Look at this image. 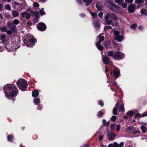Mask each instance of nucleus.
I'll return each mask as SVG.
<instances>
[{
	"mask_svg": "<svg viewBox=\"0 0 147 147\" xmlns=\"http://www.w3.org/2000/svg\"><path fill=\"white\" fill-rule=\"evenodd\" d=\"M109 18L112 19L115 21H117L119 19L117 17L115 14L110 12L108 13L105 16L103 20L104 24L105 25H111L113 26H114V25L116 26H118L119 24L117 22H115V24H113V20L111 19L109 20Z\"/></svg>",
	"mask_w": 147,
	"mask_h": 147,
	"instance_id": "f257e3e1",
	"label": "nucleus"
},
{
	"mask_svg": "<svg viewBox=\"0 0 147 147\" xmlns=\"http://www.w3.org/2000/svg\"><path fill=\"white\" fill-rule=\"evenodd\" d=\"M17 84L19 88L23 91H25L27 88V82L24 79H20L17 82Z\"/></svg>",
	"mask_w": 147,
	"mask_h": 147,
	"instance_id": "f03ea898",
	"label": "nucleus"
},
{
	"mask_svg": "<svg viewBox=\"0 0 147 147\" xmlns=\"http://www.w3.org/2000/svg\"><path fill=\"white\" fill-rule=\"evenodd\" d=\"M123 56V54L119 52H115L112 58L116 60H119L122 59Z\"/></svg>",
	"mask_w": 147,
	"mask_h": 147,
	"instance_id": "7ed1b4c3",
	"label": "nucleus"
},
{
	"mask_svg": "<svg viewBox=\"0 0 147 147\" xmlns=\"http://www.w3.org/2000/svg\"><path fill=\"white\" fill-rule=\"evenodd\" d=\"M35 40L32 38L29 40L27 41L26 40L24 41V43L28 47H31L35 44Z\"/></svg>",
	"mask_w": 147,
	"mask_h": 147,
	"instance_id": "20e7f679",
	"label": "nucleus"
},
{
	"mask_svg": "<svg viewBox=\"0 0 147 147\" xmlns=\"http://www.w3.org/2000/svg\"><path fill=\"white\" fill-rule=\"evenodd\" d=\"M109 7L112 11L114 12L118 13L121 12L119 7L116 4H112L111 6Z\"/></svg>",
	"mask_w": 147,
	"mask_h": 147,
	"instance_id": "39448f33",
	"label": "nucleus"
},
{
	"mask_svg": "<svg viewBox=\"0 0 147 147\" xmlns=\"http://www.w3.org/2000/svg\"><path fill=\"white\" fill-rule=\"evenodd\" d=\"M7 26L10 28L13 33H14L16 29V26L13 23L9 22H8Z\"/></svg>",
	"mask_w": 147,
	"mask_h": 147,
	"instance_id": "423d86ee",
	"label": "nucleus"
},
{
	"mask_svg": "<svg viewBox=\"0 0 147 147\" xmlns=\"http://www.w3.org/2000/svg\"><path fill=\"white\" fill-rule=\"evenodd\" d=\"M37 27L38 29L40 31H43L46 28V25L43 23H40L37 24Z\"/></svg>",
	"mask_w": 147,
	"mask_h": 147,
	"instance_id": "0eeeda50",
	"label": "nucleus"
},
{
	"mask_svg": "<svg viewBox=\"0 0 147 147\" xmlns=\"http://www.w3.org/2000/svg\"><path fill=\"white\" fill-rule=\"evenodd\" d=\"M136 5L135 4H132L129 5L127 7L128 12L129 13H131L135 10Z\"/></svg>",
	"mask_w": 147,
	"mask_h": 147,
	"instance_id": "6e6552de",
	"label": "nucleus"
},
{
	"mask_svg": "<svg viewBox=\"0 0 147 147\" xmlns=\"http://www.w3.org/2000/svg\"><path fill=\"white\" fill-rule=\"evenodd\" d=\"M12 92L10 93V96H15L18 93V91L17 87L14 85L12 89Z\"/></svg>",
	"mask_w": 147,
	"mask_h": 147,
	"instance_id": "1a4fd4ad",
	"label": "nucleus"
},
{
	"mask_svg": "<svg viewBox=\"0 0 147 147\" xmlns=\"http://www.w3.org/2000/svg\"><path fill=\"white\" fill-rule=\"evenodd\" d=\"M120 103L119 102V100H118L117 103L116 104V107H114L113 109V114L115 115H117V107L119 106Z\"/></svg>",
	"mask_w": 147,
	"mask_h": 147,
	"instance_id": "9d476101",
	"label": "nucleus"
},
{
	"mask_svg": "<svg viewBox=\"0 0 147 147\" xmlns=\"http://www.w3.org/2000/svg\"><path fill=\"white\" fill-rule=\"evenodd\" d=\"M14 86V85L13 84L12 85H5L3 89L4 90V92L5 94L6 92H5V90H12V88Z\"/></svg>",
	"mask_w": 147,
	"mask_h": 147,
	"instance_id": "9b49d317",
	"label": "nucleus"
},
{
	"mask_svg": "<svg viewBox=\"0 0 147 147\" xmlns=\"http://www.w3.org/2000/svg\"><path fill=\"white\" fill-rule=\"evenodd\" d=\"M123 36L122 35L117 36H115L114 37V38L115 40H116L119 42H121L123 39Z\"/></svg>",
	"mask_w": 147,
	"mask_h": 147,
	"instance_id": "f8f14e48",
	"label": "nucleus"
},
{
	"mask_svg": "<svg viewBox=\"0 0 147 147\" xmlns=\"http://www.w3.org/2000/svg\"><path fill=\"white\" fill-rule=\"evenodd\" d=\"M113 74L115 77L114 79H116L119 76L120 72L119 70L115 69L113 71Z\"/></svg>",
	"mask_w": 147,
	"mask_h": 147,
	"instance_id": "ddd939ff",
	"label": "nucleus"
},
{
	"mask_svg": "<svg viewBox=\"0 0 147 147\" xmlns=\"http://www.w3.org/2000/svg\"><path fill=\"white\" fill-rule=\"evenodd\" d=\"M110 59L109 57L107 56H104L102 58V61L103 63L106 64H107L109 63Z\"/></svg>",
	"mask_w": 147,
	"mask_h": 147,
	"instance_id": "4468645a",
	"label": "nucleus"
},
{
	"mask_svg": "<svg viewBox=\"0 0 147 147\" xmlns=\"http://www.w3.org/2000/svg\"><path fill=\"white\" fill-rule=\"evenodd\" d=\"M30 13H33L35 14V19L34 20V21L35 22H38V19L39 18V15L38 13H35L32 10H31L30 11Z\"/></svg>",
	"mask_w": 147,
	"mask_h": 147,
	"instance_id": "2eb2a0df",
	"label": "nucleus"
},
{
	"mask_svg": "<svg viewBox=\"0 0 147 147\" xmlns=\"http://www.w3.org/2000/svg\"><path fill=\"white\" fill-rule=\"evenodd\" d=\"M108 138L110 140H113L115 136V134L113 132H111L109 134H108Z\"/></svg>",
	"mask_w": 147,
	"mask_h": 147,
	"instance_id": "dca6fc26",
	"label": "nucleus"
},
{
	"mask_svg": "<svg viewBox=\"0 0 147 147\" xmlns=\"http://www.w3.org/2000/svg\"><path fill=\"white\" fill-rule=\"evenodd\" d=\"M126 131L129 133H131L135 130V128L133 126H130L127 128L125 129Z\"/></svg>",
	"mask_w": 147,
	"mask_h": 147,
	"instance_id": "f3484780",
	"label": "nucleus"
},
{
	"mask_svg": "<svg viewBox=\"0 0 147 147\" xmlns=\"http://www.w3.org/2000/svg\"><path fill=\"white\" fill-rule=\"evenodd\" d=\"M11 14L12 16L14 17H17L19 15V13L18 11L13 10H12Z\"/></svg>",
	"mask_w": 147,
	"mask_h": 147,
	"instance_id": "a211bd4d",
	"label": "nucleus"
},
{
	"mask_svg": "<svg viewBox=\"0 0 147 147\" xmlns=\"http://www.w3.org/2000/svg\"><path fill=\"white\" fill-rule=\"evenodd\" d=\"M147 116V113H143V114L141 115L139 113H137L136 115H135L134 117H138L139 116H140L141 117H142L144 116Z\"/></svg>",
	"mask_w": 147,
	"mask_h": 147,
	"instance_id": "6ab92c4d",
	"label": "nucleus"
},
{
	"mask_svg": "<svg viewBox=\"0 0 147 147\" xmlns=\"http://www.w3.org/2000/svg\"><path fill=\"white\" fill-rule=\"evenodd\" d=\"M93 24L94 26L97 29H98L99 28L100 26V22L98 21L97 20H95L94 21Z\"/></svg>",
	"mask_w": 147,
	"mask_h": 147,
	"instance_id": "aec40b11",
	"label": "nucleus"
},
{
	"mask_svg": "<svg viewBox=\"0 0 147 147\" xmlns=\"http://www.w3.org/2000/svg\"><path fill=\"white\" fill-rule=\"evenodd\" d=\"M102 34H100L98 36V38H99V41L98 42H97V43H100L103 41L105 39L104 37V36L102 35Z\"/></svg>",
	"mask_w": 147,
	"mask_h": 147,
	"instance_id": "412c9836",
	"label": "nucleus"
},
{
	"mask_svg": "<svg viewBox=\"0 0 147 147\" xmlns=\"http://www.w3.org/2000/svg\"><path fill=\"white\" fill-rule=\"evenodd\" d=\"M124 144V143L123 142H121L119 144L117 142H115L113 144L115 147H122Z\"/></svg>",
	"mask_w": 147,
	"mask_h": 147,
	"instance_id": "4be33fe9",
	"label": "nucleus"
},
{
	"mask_svg": "<svg viewBox=\"0 0 147 147\" xmlns=\"http://www.w3.org/2000/svg\"><path fill=\"white\" fill-rule=\"evenodd\" d=\"M140 13L142 15L147 16V10L146 9H142L140 11Z\"/></svg>",
	"mask_w": 147,
	"mask_h": 147,
	"instance_id": "5701e85b",
	"label": "nucleus"
},
{
	"mask_svg": "<svg viewBox=\"0 0 147 147\" xmlns=\"http://www.w3.org/2000/svg\"><path fill=\"white\" fill-rule=\"evenodd\" d=\"M100 43L96 42V46L98 50L100 51H102L104 49V48L102 46L100 45Z\"/></svg>",
	"mask_w": 147,
	"mask_h": 147,
	"instance_id": "b1692460",
	"label": "nucleus"
},
{
	"mask_svg": "<svg viewBox=\"0 0 147 147\" xmlns=\"http://www.w3.org/2000/svg\"><path fill=\"white\" fill-rule=\"evenodd\" d=\"M39 92L37 90H34L32 92V95L34 97H37L39 94Z\"/></svg>",
	"mask_w": 147,
	"mask_h": 147,
	"instance_id": "393cba45",
	"label": "nucleus"
},
{
	"mask_svg": "<svg viewBox=\"0 0 147 147\" xmlns=\"http://www.w3.org/2000/svg\"><path fill=\"white\" fill-rule=\"evenodd\" d=\"M6 36L5 34H2L0 36V39L2 40V42L3 43H4L6 41Z\"/></svg>",
	"mask_w": 147,
	"mask_h": 147,
	"instance_id": "a878e982",
	"label": "nucleus"
},
{
	"mask_svg": "<svg viewBox=\"0 0 147 147\" xmlns=\"http://www.w3.org/2000/svg\"><path fill=\"white\" fill-rule=\"evenodd\" d=\"M96 6L98 11L101 10L102 9V5L99 3H97Z\"/></svg>",
	"mask_w": 147,
	"mask_h": 147,
	"instance_id": "bb28decb",
	"label": "nucleus"
},
{
	"mask_svg": "<svg viewBox=\"0 0 147 147\" xmlns=\"http://www.w3.org/2000/svg\"><path fill=\"white\" fill-rule=\"evenodd\" d=\"M86 6H88L92 2V0H83Z\"/></svg>",
	"mask_w": 147,
	"mask_h": 147,
	"instance_id": "cd10ccee",
	"label": "nucleus"
},
{
	"mask_svg": "<svg viewBox=\"0 0 147 147\" xmlns=\"http://www.w3.org/2000/svg\"><path fill=\"white\" fill-rule=\"evenodd\" d=\"M34 102L35 105H37L40 102V99L38 98H35L34 99Z\"/></svg>",
	"mask_w": 147,
	"mask_h": 147,
	"instance_id": "c85d7f7f",
	"label": "nucleus"
},
{
	"mask_svg": "<svg viewBox=\"0 0 147 147\" xmlns=\"http://www.w3.org/2000/svg\"><path fill=\"white\" fill-rule=\"evenodd\" d=\"M141 128L143 132L146 133V132L147 130V128L144 125H142L141 127Z\"/></svg>",
	"mask_w": 147,
	"mask_h": 147,
	"instance_id": "c756f323",
	"label": "nucleus"
},
{
	"mask_svg": "<svg viewBox=\"0 0 147 147\" xmlns=\"http://www.w3.org/2000/svg\"><path fill=\"white\" fill-rule=\"evenodd\" d=\"M26 11H24L20 13V18L22 19L23 18H24L26 14Z\"/></svg>",
	"mask_w": 147,
	"mask_h": 147,
	"instance_id": "7c9ffc66",
	"label": "nucleus"
},
{
	"mask_svg": "<svg viewBox=\"0 0 147 147\" xmlns=\"http://www.w3.org/2000/svg\"><path fill=\"white\" fill-rule=\"evenodd\" d=\"M107 55L109 57L112 56L113 55V51H108L107 53Z\"/></svg>",
	"mask_w": 147,
	"mask_h": 147,
	"instance_id": "2f4dec72",
	"label": "nucleus"
},
{
	"mask_svg": "<svg viewBox=\"0 0 147 147\" xmlns=\"http://www.w3.org/2000/svg\"><path fill=\"white\" fill-rule=\"evenodd\" d=\"M124 108L123 105L122 104H121V106L119 108V111L121 112L124 111Z\"/></svg>",
	"mask_w": 147,
	"mask_h": 147,
	"instance_id": "473e14b6",
	"label": "nucleus"
},
{
	"mask_svg": "<svg viewBox=\"0 0 147 147\" xmlns=\"http://www.w3.org/2000/svg\"><path fill=\"white\" fill-rule=\"evenodd\" d=\"M115 3H117L118 5L121 4L123 2V0H115Z\"/></svg>",
	"mask_w": 147,
	"mask_h": 147,
	"instance_id": "72a5a7b5",
	"label": "nucleus"
},
{
	"mask_svg": "<svg viewBox=\"0 0 147 147\" xmlns=\"http://www.w3.org/2000/svg\"><path fill=\"white\" fill-rule=\"evenodd\" d=\"M104 113L103 112L99 111L98 113L97 116L99 117H102Z\"/></svg>",
	"mask_w": 147,
	"mask_h": 147,
	"instance_id": "f704fd0d",
	"label": "nucleus"
},
{
	"mask_svg": "<svg viewBox=\"0 0 147 147\" xmlns=\"http://www.w3.org/2000/svg\"><path fill=\"white\" fill-rule=\"evenodd\" d=\"M127 115L129 116H132L134 115V112L132 111H129L127 112Z\"/></svg>",
	"mask_w": 147,
	"mask_h": 147,
	"instance_id": "c9c22d12",
	"label": "nucleus"
},
{
	"mask_svg": "<svg viewBox=\"0 0 147 147\" xmlns=\"http://www.w3.org/2000/svg\"><path fill=\"white\" fill-rule=\"evenodd\" d=\"M90 13L93 18H96L97 16V14L95 12H90Z\"/></svg>",
	"mask_w": 147,
	"mask_h": 147,
	"instance_id": "e433bc0d",
	"label": "nucleus"
},
{
	"mask_svg": "<svg viewBox=\"0 0 147 147\" xmlns=\"http://www.w3.org/2000/svg\"><path fill=\"white\" fill-rule=\"evenodd\" d=\"M13 136L9 135L7 136L8 140L10 142H11L12 140L13 139Z\"/></svg>",
	"mask_w": 147,
	"mask_h": 147,
	"instance_id": "4c0bfd02",
	"label": "nucleus"
},
{
	"mask_svg": "<svg viewBox=\"0 0 147 147\" xmlns=\"http://www.w3.org/2000/svg\"><path fill=\"white\" fill-rule=\"evenodd\" d=\"M0 29L2 32H6L7 29L6 27L3 26L1 27L0 28Z\"/></svg>",
	"mask_w": 147,
	"mask_h": 147,
	"instance_id": "58836bf2",
	"label": "nucleus"
},
{
	"mask_svg": "<svg viewBox=\"0 0 147 147\" xmlns=\"http://www.w3.org/2000/svg\"><path fill=\"white\" fill-rule=\"evenodd\" d=\"M110 45V42H108L104 44L103 45H104L105 47H106L108 48Z\"/></svg>",
	"mask_w": 147,
	"mask_h": 147,
	"instance_id": "ea45409f",
	"label": "nucleus"
},
{
	"mask_svg": "<svg viewBox=\"0 0 147 147\" xmlns=\"http://www.w3.org/2000/svg\"><path fill=\"white\" fill-rule=\"evenodd\" d=\"M102 121V123L104 124V125L105 126H108L109 125V122H107L106 123V120L105 119H103Z\"/></svg>",
	"mask_w": 147,
	"mask_h": 147,
	"instance_id": "a19ab883",
	"label": "nucleus"
},
{
	"mask_svg": "<svg viewBox=\"0 0 147 147\" xmlns=\"http://www.w3.org/2000/svg\"><path fill=\"white\" fill-rule=\"evenodd\" d=\"M112 29V27L110 26H105L104 28V30L105 31H107L109 29Z\"/></svg>",
	"mask_w": 147,
	"mask_h": 147,
	"instance_id": "79ce46f5",
	"label": "nucleus"
},
{
	"mask_svg": "<svg viewBox=\"0 0 147 147\" xmlns=\"http://www.w3.org/2000/svg\"><path fill=\"white\" fill-rule=\"evenodd\" d=\"M19 21L18 20H17V19H15L14 20L13 24L14 25V24L17 25V24H19Z\"/></svg>",
	"mask_w": 147,
	"mask_h": 147,
	"instance_id": "37998d69",
	"label": "nucleus"
},
{
	"mask_svg": "<svg viewBox=\"0 0 147 147\" xmlns=\"http://www.w3.org/2000/svg\"><path fill=\"white\" fill-rule=\"evenodd\" d=\"M135 3H143V0H135Z\"/></svg>",
	"mask_w": 147,
	"mask_h": 147,
	"instance_id": "c03bdc74",
	"label": "nucleus"
},
{
	"mask_svg": "<svg viewBox=\"0 0 147 147\" xmlns=\"http://www.w3.org/2000/svg\"><path fill=\"white\" fill-rule=\"evenodd\" d=\"M31 17V15L29 13H26V19H29Z\"/></svg>",
	"mask_w": 147,
	"mask_h": 147,
	"instance_id": "a18cd8bd",
	"label": "nucleus"
},
{
	"mask_svg": "<svg viewBox=\"0 0 147 147\" xmlns=\"http://www.w3.org/2000/svg\"><path fill=\"white\" fill-rule=\"evenodd\" d=\"M109 1H107V2L105 3V5L107 6V7H109V4H111V5H112V2L111 1H109Z\"/></svg>",
	"mask_w": 147,
	"mask_h": 147,
	"instance_id": "49530a36",
	"label": "nucleus"
},
{
	"mask_svg": "<svg viewBox=\"0 0 147 147\" xmlns=\"http://www.w3.org/2000/svg\"><path fill=\"white\" fill-rule=\"evenodd\" d=\"M40 13L41 16H42L45 14V12L43 10V9L42 8L40 10Z\"/></svg>",
	"mask_w": 147,
	"mask_h": 147,
	"instance_id": "de8ad7c7",
	"label": "nucleus"
},
{
	"mask_svg": "<svg viewBox=\"0 0 147 147\" xmlns=\"http://www.w3.org/2000/svg\"><path fill=\"white\" fill-rule=\"evenodd\" d=\"M116 116L113 115L111 118V120L113 121H116Z\"/></svg>",
	"mask_w": 147,
	"mask_h": 147,
	"instance_id": "09e8293b",
	"label": "nucleus"
},
{
	"mask_svg": "<svg viewBox=\"0 0 147 147\" xmlns=\"http://www.w3.org/2000/svg\"><path fill=\"white\" fill-rule=\"evenodd\" d=\"M5 8L7 9L10 11L11 7L9 5H5Z\"/></svg>",
	"mask_w": 147,
	"mask_h": 147,
	"instance_id": "8fccbe9b",
	"label": "nucleus"
},
{
	"mask_svg": "<svg viewBox=\"0 0 147 147\" xmlns=\"http://www.w3.org/2000/svg\"><path fill=\"white\" fill-rule=\"evenodd\" d=\"M120 5H121L122 7L124 8H126L127 6V4L123 2Z\"/></svg>",
	"mask_w": 147,
	"mask_h": 147,
	"instance_id": "3c124183",
	"label": "nucleus"
},
{
	"mask_svg": "<svg viewBox=\"0 0 147 147\" xmlns=\"http://www.w3.org/2000/svg\"><path fill=\"white\" fill-rule=\"evenodd\" d=\"M120 33L118 31H115L114 32V34L115 36H119Z\"/></svg>",
	"mask_w": 147,
	"mask_h": 147,
	"instance_id": "603ef678",
	"label": "nucleus"
},
{
	"mask_svg": "<svg viewBox=\"0 0 147 147\" xmlns=\"http://www.w3.org/2000/svg\"><path fill=\"white\" fill-rule=\"evenodd\" d=\"M137 25L136 24H133L131 26V28L132 29L135 28L137 27Z\"/></svg>",
	"mask_w": 147,
	"mask_h": 147,
	"instance_id": "864d4df0",
	"label": "nucleus"
},
{
	"mask_svg": "<svg viewBox=\"0 0 147 147\" xmlns=\"http://www.w3.org/2000/svg\"><path fill=\"white\" fill-rule=\"evenodd\" d=\"M6 32L7 33V34H8L9 35H11L12 34V33H13V32H12V31H11V30H8L7 29V31H6Z\"/></svg>",
	"mask_w": 147,
	"mask_h": 147,
	"instance_id": "5fc2aeb1",
	"label": "nucleus"
},
{
	"mask_svg": "<svg viewBox=\"0 0 147 147\" xmlns=\"http://www.w3.org/2000/svg\"><path fill=\"white\" fill-rule=\"evenodd\" d=\"M34 6L35 7H39V4L37 2H34L33 4Z\"/></svg>",
	"mask_w": 147,
	"mask_h": 147,
	"instance_id": "6e6d98bb",
	"label": "nucleus"
},
{
	"mask_svg": "<svg viewBox=\"0 0 147 147\" xmlns=\"http://www.w3.org/2000/svg\"><path fill=\"white\" fill-rule=\"evenodd\" d=\"M99 105H100L102 107H103L104 105L103 102L101 100H100L99 101Z\"/></svg>",
	"mask_w": 147,
	"mask_h": 147,
	"instance_id": "4d7b16f0",
	"label": "nucleus"
},
{
	"mask_svg": "<svg viewBox=\"0 0 147 147\" xmlns=\"http://www.w3.org/2000/svg\"><path fill=\"white\" fill-rule=\"evenodd\" d=\"M125 2L128 3H132L134 1V0H125Z\"/></svg>",
	"mask_w": 147,
	"mask_h": 147,
	"instance_id": "13d9d810",
	"label": "nucleus"
},
{
	"mask_svg": "<svg viewBox=\"0 0 147 147\" xmlns=\"http://www.w3.org/2000/svg\"><path fill=\"white\" fill-rule=\"evenodd\" d=\"M102 15H103V13L102 12H100L98 14V16L100 18H102Z\"/></svg>",
	"mask_w": 147,
	"mask_h": 147,
	"instance_id": "bf43d9fd",
	"label": "nucleus"
},
{
	"mask_svg": "<svg viewBox=\"0 0 147 147\" xmlns=\"http://www.w3.org/2000/svg\"><path fill=\"white\" fill-rule=\"evenodd\" d=\"M120 129V126L119 125H117V127L116 129L117 131H119Z\"/></svg>",
	"mask_w": 147,
	"mask_h": 147,
	"instance_id": "052dcab7",
	"label": "nucleus"
},
{
	"mask_svg": "<svg viewBox=\"0 0 147 147\" xmlns=\"http://www.w3.org/2000/svg\"><path fill=\"white\" fill-rule=\"evenodd\" d=\"M111 131H113L114 128V125L113 124H112L111 125Z\"/></svg>",
	"mask_w": 147,
	"mask_h": 147,
	"instance_id": "680f3d73",
	"label": "nucleus"
},
{
	"mask_svg": "<svg viewBox=\"0 0 147 147\" xmlns=\"http://www.w3.org/2000/svg\"><path fill=\"white\" fill-rule=\"evenodd\" d=\"M103 138V136H102V135H99L98 136V139L100 141Z\"/></svg>",
	"mask_w": 147,
	"mask_h": 147,
	"instance_id": "e2e57ef3",
	"label": "nucleus"
},
{
	"mask_svg": "<svg viewBox=\"0 0 147 147\" xmlns=\"http://www.w3.org/2000/svg\"><path fill=\"white\" fill-rule=\"evenodd\" d=\"M27 24L30 25V26H31L32 25V22L30 21H28L27 22Z\"/></svg>",
	"mask_w": 147,
	"mask_h": 147,
	"instance_id": "0e129e2a",
	"label": "nucleus"
},
{
	"mask_svg": "<svg viewBox=\"0 0 147 147\" xmlns=\"http://www.w3.org/2000/svg\"><path fill=\"white\" fill-rule=\"evenodd\" d=\"M76 1L80 4H81L82 3V0H76Z\"/></svg>",
	"mask_w": 147,
	"mask_h": 147,
	"instance_id": "69168bd1",
	"label": "nucleus"
},
{
	"mask_svg": "<svg viewBox=\"0 0 147 147\" xmlns=\"http://www.w3.org/2000/svg\"><path fill=\"white\" fill-rule=\"evenodd\" d=\"M5 16L6 18H10L11 17L10 15H9V14L5 15Z\"/></svg>",
	"mask_w": 147,
	"mask_h": 147,
	"instance_id": "338daca9",
	"label": "nucleus"
},
{
	"mask_svg": "<svg viewBox=\"0 0 147 147\" xmlns=\"http://www.w3.org/2000/svg\"><path fill=\"white\" fill-rule=\"evenodd\" d=\"M108 147H115L114 145H113L112 144H109L108 146Z\"/></svg>",
	"mask_w": 147,
	"mask_h": 147,
	"instance_id": "774afa93",
	"label": "nucleus"
}]
</instances>
